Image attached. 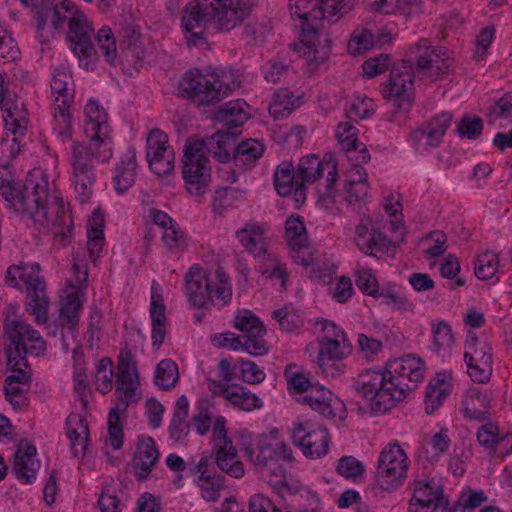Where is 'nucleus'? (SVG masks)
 <instances>
[{"mask_svg":"<svg viewBox=\"0 0 512 512\" xmlns=\"http://www.w3.org/2000/svg\"><path fill=\"white\" fill-rule=\"evenodd\" d=\"M337 472L345 478H356L363 474L364 465L353 456H344L338 461Z\"/></svg>","mask_w":512,"mask_h":512,"instance_id":"62","label":"nucleus"},{"mask_svg":"<svg viewBox=\"0 0 512 512\" xmlns=\"http://www.w3.org/2000/svg\"><path fill=\"white\" fill-rule=\"evenodd\" d=\"M355 245L366 255L377 256L378 253H388L394 247L390 240L379 227H375L369 216H363L355 227Z\"/></svg>","mask_w":512,"mask_h":512,"instance_id":"20","label":"nucleus"},{"mask_svg":"<svg viewBox=\"0 0 512 512\" xmlns=\"http://www.w3.org/2000/svg\"><path fill=\"white\" fill-rule=\"evenodd\" d=\"M18 267L19 279L28 291L26 310L35 317L37 324H46L49 299L46 295L45 282L39 276L40 266L38 263H21Z\"/></svg>","mask_w":512,"mask_h":512,"instance_id":"14","label":"nucleus"},{"mask_svg":"<svg viewBox=\"0 0 512 512\" xmlns=\"http://www.w3.org/2000/svg\"><path fill=\"white\" fill-rule=\"evenodd\" d=\"M377 297L382 298L386 305L392 306L395 309L404 311L412 309L411 302L395 285L383 288L379 291Z\"/></svg>","mask_w":512,"mask_h":512,"instance_id":"52","label":"nucleus"},{"mask_svg":"<svg viewBox=\"0 0 512 512\" xmlns=\"http://www.w3.org/2000/svg\"><path fill=\"white\" fill-rule=\"evenodd\" d=\"M50 87L55 96L54 129L63 140H69L72 138L70 105L75 95L71 73L65 68L55 69Z\"/></svg>","mask_w":512,"mask_h":512,"instance_id":"10","label":"nucleus"},{"mask_svg":"<svg viewBox=\"0 0 512 512\" xmlns=\"http://www.w3.org/2000/svg\"><path fill=\"white\" fill-rule=\"evenodd\" d=\"M212 453L216 466L233 478H241L244 475V466L237 456V451L232 442L213 448Z\"/></svg>","mask_w":512,"mask_h":512,"instance_id":"31","label":"nucleus"},{"mask_svg":"<svg viewBox=\"0 0 512 512\" xmlns=\"http://www.w3.org/2000/svg\"><path fill=\"white\" fill-rule=\"evenodd\" d=\"M413 78L410 61H403L392 69L390 81L384 90V95L389 98V121L400 124L405 120L412 104L409 92L413 88Z\"/></svg>","mask_w":512,"mask_h":512,"instance_id":"9","label":"nucleus"},{"mask_svg":"<svg viewBox=\"0 0 512 512\" xmlns=\"http://www.w3.org/2000/svg\"><path fill=\"white\" fill-rule=\"evenodd\" d=\"M303 34L307 40L296 44L295 50L303 55L308 69L313 72L327 60L330 54L331 40L327 37L322 39L319 31L316 34Z\"/></svg>","mask_w":512,"mask_h":512,"instance_id":"24","label":"nucleus"},{"mask_svg":"<svg viewBox=\"0 0 512 512\" xmlns=\"http://www.w3.org/2000/svg\"><path fill=\"white\" fill-rule=\"evenodd\" d=\"M329 164L323 163L318 156L309 155L302 158L296 170V200L304 197V187L306 184L315 182L324 172Z\"/></svg>","mask_w":512,"mask_h":512,"instance_id":"28","label":"nucleus"},{"mask_svg":"<svg viewBox=\"0 0 512 512\" xmlns=\"http://www.w3.org/2000/svg\"><path fill=\"white\" fill-rule=\"evenodd\" d=\"M8 366L11 370V375L7 376L5 382H13L20 384H30L31 377L28 369V362L25 356H20L17 359H14L12 363L8 361Z\"/></svg>","mask_w":512,"mask_h":512,"instance_id":"57","label":"nucleus"},{"mask_svg":"<svg viewBox=\"0 0 512 512\" xmlns=\"http://www.w3.org/2000/svg\"><path fill=\"white\" fill-rule=\"evenodd\" d=\"M290 13L302 20L303 33L316 34L318 22H337L354 7V0H290Z\"/></svg>","mask_w":512,"mask_h":512,"instance_id":"7","label":"nucleus"},{"mask_svg":"<svg viewBox=\"0 0 512 512\" xmlns=\"http://www.w3.org/2000/svg\"><path fill=\"white\" fill-rule=\"evenodd\" d=\"M425 443L428 447L431 448L432 457L446 453L449 450L451 444L449 430L447 428H442Z\"/></svg>","mask_w":512,"mask_h":512,"instance_id":"63","label":"nucleus"},{"mask_svg":"<svg viewBox=\"0 0 512 512\" xmlns=\"http://www.w3.org/2000/svg\"><path fill=\"white\" fill-rule=\"evenodd\" d=\"M301 104L300 97L289 89H280L269 105V113L275 119L285 118Z\"/></svg>","mask_w":512,"mask_h":512,"instance_id":"41","label":"nucleus"},{"mask_svg":"<svg viewBox=\"0 0 512 512\" xmlns=\"http://www.w3.org/2000/svg\"><path fill=\"white\" fill-rule=\"evenodd\" d=\"M82 308L79 292L72 291L61 301L60 321L62 326L73 328L78 325Z\"/></svg>","mask_w":512,"mask_h":512,"instance_id":"46","label":"nucleus"},{"mask_svg":"<svg viewBox=\"0 0 512 512\" xmlns=\"http://www.w3.org/2000/svg\"><path fill=\"white\" fill-rule=\"evenodd\" d=\"M348 353L347 339L321 340L318 360H342Z\"/></svg>","mask_w":512,"mask_h":512,"instance_id":"49","label":"nucleus"},{"mask_svg":"<svg viewBox=\"0 0 512 512\" xmlns=\"http://www.w3.org/2000/svg\"><path fill=\"white\" fill-rule=\"evenodd\" d=\"M297 512H317L320 509V498L316 492L303 488L294 501Z\"/></svg>","mask_w":512,"mask_h":512,"instance_id":"61","label":"nucleus"},{"mask_svg":"<svg viewBox=\"0 0 512 512\" xmlns=\"http://www.w3.org/2000/svg\"><path fill=\"white\" fill-rule=\"evenodd\" d=\"M356 128L351 121L342 122L336 129V137L345 145L349 153H358L354 158L362 163H367L370 160V154L366 146L361 143L356 136Z\"/></svg>","mask_w":512,"mask_h":512,"instance_id":"34","label":"nucleus"},{"mask_svg":"<svg viewBox=\"0 0 512 512\" xmlns=\"http://www.w3.org/2000/svg\"><path fill=\"white\" fill-rule=\"evenodd\" d=\"M4 335L9 341L7 360L10 363L20 356H40L46 351V343L39 332L15 314L6 316Z\"/></svg>","mask_w":512,"mask_h":512,"instance_id":"8","label":"nucleus"},{"mask_svg":"<svg viewBox=\"0 0 512 512\" xmlns=\"http://www.w3.org/2000/svg\"><path fill=\"white\" fill-rule=\"evenodd\" d=\"M90 228L87 231L88 243L87 249L90 260L95 263L103 250L104 245V217L102 213L96 211L89 219Z\"/></svg>","mask_w":512,"mask_h":512,"instance_id":"39","label":"nucleus"},{"mask_svg":"<svg viewBox=\"0 0 512 512\" xmlns=\"http://www.w3.org/2000/svg\"><path fill=\"white\" fill-rule=\"evenodd\" d=\"M96 40L100 50L103 52L106 58V61L110 64H114L117 49L116 41L111 28L102 27L99 29Z\"/></svg>","mask_w":512,"mask_h":512,"instance_id":"54","label":"nucleus"},{"mask_svg":"<svg viewBox=\"0 0 512 512\" xmlns=\"http://www.w3.org/2000/svg\"><path fill=\"white\" fill-rule=\"evenodd\" d=\"M285 236L290 249H301L309 246V238L303 219L290 216L285 223Z\"/></svg>","mask_w":512,"mask_h":512,"instance_id":"44","label":"nucleus"},{"mask_svg":"<svg viewBox=\"0 0 512 512\" xmlns=\"http://www.w3.org/2000/svg\"><path fill=\"white\" fill-rule=\"evenodd\" d=\"M112 365V360L108 357H104L98 362L95 375V386L96 389L102 394H107L113 388Z\"/></svg>","mask_w":512,"mask_h":512,"instance_id":"51","label":"nucleus"},{"mask_svg":"<svg viewBox=\"0 0 512 512\" xmlns=\"http://www.w3.org/2000/svg\"><path fill=\"white\" fill-rule=\"evenodd\" d=\"M498 267L499 260L497 254L486 251L477 257L474 273L480 280H489L496 274Z\"/></svg>","mask_w":512,"mask_h":512,"instance_id":"50","label":"nucleus"},{"mask_svg":"<svg viewBox=\"0 0 512 512\" xmlns=\"http://www.w3.org/2000/svg\"><path fill=\"white\" fill-rule=\"evenodd\" d=\"M36 447L27 440H21L14 454L13 470L16 478L26 484H31L36 479V473L40 467L35 458Z\"/></svg>","mask_w":512,"mask_h":512,"instance_id":"25","label":"nucleus"},{"mask_svg":"<svg viewBox=\"0 0 512 512\" xmlns=\"http://www.w3.org/2000/svg\"><path fill=\"white\" fill-rule=\"evenodd\" d=\"M477 441L490 456H495L497 454V447L503 443L511 444L512 448V436H500L499 427L493 422H487L478 429Z\"/></svg>","mask_w":512,"mask_h":512,"instance_id":"37","label":"nucleus"},{"mask_svg":"<svg viewBox=\"0 0 512 512\" xmlns=\"http://www.w3.org/2000/svg\"><path fill=\"white\" fill-rule=\"evenodd\" d=\"M288 385L299 393L306 392L311 382L303 373L296 371V365L289 364L284 371Z\"/></svg>","mask_w":512,"mask_h":512,"instance_id":"64","label":"nucleus"},{"mask_svg":"<svg viewBox=\"0 0 512 512\" xmlns=\"http://www.w3.org/2000/svg\"><path fill=\"white\" fill-rule=\"evenodd\" d=\"M30 384H20L10 381L5 382V398L9 401L14 408L21 409L27 405L28 398L27 393L29 391Z\"/></svg>","mask_w":512,"mask_h":512,"instance_id":"53","label":"nucleus"},{"mask_svg":"<svg viewBox=\"0 0 512 512\" xmlns=\"http://www.w3.org/2000/svg\"><path fill=\"white\" fill-rule=\"evenodd\" d=\"M374 44L373 35L368 30L354 32L348 42V52L354 56L369 50Z\"/></svg>","mask_w":512,"mask_h":512,"instance_id":"59","label":"nucleus"},{"mask_svg":"<svg viewBox=\"0 0 512 512\" xmlns=\"http://www.w3.org/2000/svg\"><path fill=\"white\" fill-rule=\"evenodd\" d=\"M368 190L367 172L360 165H354L349 172L347 201L350 204L364 202Z\"/></svg>","mask_w":512,"mask_h":512,"instance_id":"38","label":"nucleus"},{"mask_svg":"<svg viewBox=\"0 0 512 512\" xmlns=\"http://www.w3.org/2000/svg\"><path fill=\"white\" fill-rule=\"evenodd\" d=\"M246 106V102L241 99L229 101L218 109L217 118L226 126L239 127L249 117Z\"/></svg>","mask_w":512,"mask_h":512,"instance_id":"40","label":"nucleus"},{"mask_svg":"<svg viewBox=\"0 0 512 512\" xmlns=\"http://www.w3.org/2000/svg\"><path fill=\"white\" fill-rule=\"evenodd\" d=\"M137 161L136 151L130 147L116 165L113 182L118 193H124L135 182Z\"/></svg>","mask_w":512,"mask_h":512,"instance_id":"30","label":"nucleus"},{"mask_svg":"<svg viewBox=\"0 0 512 512\" xmlns=\"http://www.w3.org/2000/svg\"><path fill=\"white\" fill-rule=\"evenodd\" d=\"M89 435L86 421L79 416H69L67 419V436L71 440L74 456L84 452Z\"/></svg>","mask_w":512,"mask_h":512,"instance_id":"43","label":"nucleus"},{"mask_svg":"<svg viewBox=\"0 0 512 512\" xmlns=\"http://www.w3.org/2000/svg\"><path fill=\"white\" fill-rule=\"evenodd\" d=\"M146 159L159 177L169 176L174 171V151L168 144V136L159 129H152L147 136Z\"/></svg>","mask_w":512,"mask_h":512,"instance_id":"17","label":"nucleus"},{"mask_svg":"<svg viewBox=\"0 0 512 512\" xmlns=\"http://www.w3.org/2000/svg\"><path fill=\"white\" fill-rule=\"evenodd\" d=\"M158 457L159 452L154 440L148 436H140L132 461L133 468L136 470L135 476L139 481L149 476L158 461Z\"/></svg>","mask_w":512,"mask_h":512,"instance_id":"26","label":"nucleus"},{"mask_svg":"<svg viewBox=\"0 0 512 512\" xmlns=\"http://www.w3.org/2000/svg\"><path fill=\"white\" fill-rule=\"evenodd\" d=\"M390 385L386 369H369L359 374L353 387L368 402L371 410L386 412L397 403Z\"/></svg>","mask_w":512,"mask_h":512,"instance_id":"11","label":"nucleus"},{"mask_svg":"<svg viewBox=\"0 0 512 512\" xmlns=\"http://www.w3.org/2000/svg\"><path fill=\"white\" fill-rule=\"evenodd\" d=\"M211 0H195L186 5L182 17V26L190 34L186 37L188 46H197L205 43L204 30L214 23V13Z\"/></svg>","mask_w":512,"mask_h":512,"instance_id":"16","label":"nucleus"},{"mask_svg":"<svg viewBox=\"0 0 512 512\" xmlns=\"http://www.w3.org/2000/svg\"><path fill=\"white\" fill-rule=\"evenodd\" d=\"M464 359L470 363H492V348L485 340L470 332L465 342Z\"/></svg>","mask_w":512,"mask_h":512,"instance_id":"42","label":"nucleus"},{"mask_svg":"<svg viewBox=\"0 0 512 512\" xmlns=\"http://www.w3.org/2000/svg\"><path fill=\"white\" fill-rule=\"evenodd\" d=\"M274 186L277 193L286 197L296 189V173L291 162L284 161L279 164L274 173Z\"/></svg>","mask_w":512,"mask_h":512,"instance_id":"45","label":"nucleus"},{"mask_svg":"<svg viewBox=\"0 0 512 512\" xmlns=\"http://www.w3.org/2000/svg\"><path fill=\"white\" fill-rule=\"evenodd\" d=\"M2 197L6 207L22 217L31 218L41 228L51 230L64 240L72 232V217L63 199L41 170L30 172L24 185L7 182Z\"/></svg>","mask_w":512,"mask_h":512,"instance_id":"1","label":"nucleus"},{"mask_svg":"<svg viewBox=\"0 0 512 512\" xmlns=\"http://www.w3.org/2000/svg\"><path fill=\"white\" fill-rule=\"evenodd\" d=\"M450 112H443L433 118L421 127L411 133V139L417 149H427L428 147H437L449 128L452 121Z\"/></svg>","mask_w":512,"mask_h":512,"instance_id":"22","label":"nucleus"},{"mask_svg":"<svg viewBox=\"0 0 512 512\" xmlns=\"http://www.w3.org/2000/svg\"><path fill=\"white\" fill-rule=\"evenodd\" d=\"M409 467L408 456L404 449L397 443H389L380 452L376 479L383 490H395L399 488L407 478Z\"/></svg>","mask_w":512,"mask_h":512,"instance_id":"12","label":"nucleus"},{"mask_svg":"<svg viewBox=\"0 0 512 512\" xmlns=\"http://www.w3.org/2000/svg\"><path fill=\"white\" fill-rule=\"evenodd\" d=\"M244 192L233 187L218 189L213 199V207L217 211H224L232 207L234 202L242 196Z\"/></svg>","mask_w":512,"mask_h":512,"instance_id":"58","label":"nucleus"},{"mask_svg":"<svg viewBox=\"0 0 512 512\" xmlns=\"http://www.w3.org/2000/svg\"><path fill=\"white\" fill-rule=\"evenodd\" d=\"M229 76L216 73L202 74L198 70L186 72L179 83V94L182 98L191 100L197 106H209L220 102L228 92L235 89L226 81Z\"/></svg>","mask_w":512,"mask_h":512,"instance_id":"6","label":"nucleus"},{"mask_svg":"<svg viewBox=\"0 0 512 512\" xmlns=\"http://www.w3.org/2000/svg\"><path fill=\"white\" fill-rule=\"evenodd\" d=\"M155 384L164 391L174 388L179 380L176 363L170 359L161 360L155 371Z\"/></svg>","mask_w":512,"mask_h":512,"instance_id":"48","label":"nucleus"},{"mask_svg":"<svg viewBox=\"0 0 512 512\" xmlns=\"http://www.w3.org/2000/svg\"><path fill=\"white\" fill-rule=\"evenodd\" d=\"M483 130V121L480 117L464 115L457 126V132L461 137L476 139Z\"/></svg>","mask_w":512,"mask_h":512,"instance_id":"55","label":"nucleus"},{"mask_svg":"<svg viewBox=\"0 0 512 512\" xmlns=\"http://www.w3.org/2000/svg\"><path fill=\"white\" fill-rule=\"evenodd\" d=\"M233 145V137L228 134H213L187 140L182 175L189 194L199 197L206 193L211 178L208 156L213 155L220 162L230 160Z\"/></svg>","mask_w":512,"mask_h":512,"instance_id":"4","label":"nucleus"},{"mask_svg":"<svg viewBox=\"0 0 512 512\" xmlns=\"http://www.w3.org/2000/svg\"><path fill=\"white\" fill-rule=\"evenodd\" d=\"M264 233L265 229L261 225L247 223L236 232V236L249 253L255 257H261L267 253V242Z\"/></svg>","mask_w":512,"mask_h":512,"instance_id":"32","label":"nucleus"},{"mask_svg":"<svg viewBox=\"0 0 512 512\" xmlns=\"http://www.w3.org/2000/svg\"><path fill=\"white\" fill-rule=\"evenodd\" d=\"M150 316L152 319L153 346L160 347L166 334L165 304L155 281L151 287Z\"/></svg>","mask_w":512,"mask_h":512,"instance_id":"29","label":"nucleus"},{"mask_svg":"<svg viewBox=\"0 0 512 512\" xmlns=\"http://www.w3.org/2000/svg\"><path fill=\"white\" fill-rule=\"evenodd\" d=\"M413 53L416 71L431 81H439L453 70V60L445 56L442 48L429 46L425 39L415 45Z\"/></svg>","mask_w":512,"mask_h":512,"instance_id":"15","label":"nucleus"},{"mask_svg":"<svg viewBox=\"0 0 512 512\" xmlns=\"http://www.w3.org/2000/svg\"><path fill=\"white\" fill-rule=\"evenodd\" d=\"M433 345L436 351L450 347L453 343V334L450 325L445 321L432 323Z\"/></svg>","mask_w":512,"mask_h":512,"instance_id":"56","label":"nucleus"},{"mask_svg":"<svg viewBox=\"0 0 512 512\" xmlns=\"http://www.w3.org/2000/svg\"><path fill=\"white\" fill-rule=\"evenodd\" d=\"M216 134H228L233 137V149L231 155L235 163L244 166L254 164L263 154L264 146L256 139H248L240 144H236V135L231 132L219 131Z\"/></svg>","mask_w":512,"mask_h":512,"instance_id":"33","label":"nucleus"},{"mask_svg":"<svg viewBox=\"0 0 512 512\" xmlns=\"http://www.w3.org/2000/svg\"><path fill=\"white\" fill-rule=\"evenodd\" d=\"M5 102H7V104L3 103V106H1L0 109L5 112L3 119L7 129L14 135H22L26 131L28 125V113L24 108L23 103L12 101L10 97L5 98Z\"/></svg>","mask_w":512,"mask_h":512,"instance_id":"35","label":"nucleus"},{"mask_svg":"<svg viewBox=\"0 0 512 512\" xmlns=\"http://www.w3.org/2000/svg\"><path fill=\"white\" fill-rule=\"evenodd\" d=\"M462 412L470 421L485 422L490 418V399L479 388L467 389L462 400Z\"/></svg>","mask_w":512,"mask_h":512,"instance_id":"27","label":"nucleus"},{"mask_svg":"<svg viewBox=\"0 0 512 512\" xmlns=\"http://www.w3.org/2000/svg\"><path fill=\"white\" fill-rule=\"evenodd\" d=\"M138 373L136 363L129 350H121L116 375V389L137 388Z\"/></svg>","mask_w":512,"mask_h":512,"instance_id":"36","label":"nucleus"},{"mask_svg":"<svg viewBox=\"0 0 512 512\" xmlns=\"http://www.w3.org/2000/svg\"><path fill=\"white\" fill-rule=\"evenodd\" d=\"M19 48L15 40L0 28V62H12L18 58Z\"/></svg>","mask_w":512,"mask_h":512,"instance_id":"60","label":"nucleus"},{"mask_svg":"<svg viewBox=\"0 0 512 512\" xmlns=\"http://www.w3.org/2000/svg\"><path fill=\"white\" fill-rule=\"evenodd\" d=\"M234 326L242 332L244 351L253 356L265 355L268 346L264 340L266 329L263 323L249 310L239 311L235 317Z\"/></svg>","mask_w":512,"mask_h":512,"instance_id":"18","label":"nucleus"},{"mask_svg":"<svg viewBox=\"0 0 512 512\" xmlns=\"http://www.w3.org/2000/svg\"><path fill=\"white\" fill-rule=\"evenodd\" d=\"M185 294L195 308H203L213 301L224 306L232 299V284L223 267L218 266L214 272H206L198 265H193L185 276Z\"/></svg>","mask_w":512,"mask_h":512,"instance_id":"5","label":"nucleus"},{"mask_svg":"<svg viewBox=\"0 0 512 512\" xmlns=\"http://www.w3.org/2000/svg\"><path fill=\"white\" fill-rule=\"evenodd\" d=\"M302 402L328 420L336 422L346 417L347 411L343 401L324 388L312 389L303 397Z\"/></svg>","mask_w":512,"mask_h":512,"instance_id":"21","label":"nucleus"},{"mask_svg":"<svg viewBox=\"0 0 512 512\" xmlns=\"http://www.w3.org/2000/svg\"><path fill=\"white\" fill-rule=\"evenodd\" d=\"M226 400L234 407L244 411L259 409L263 406L260 398L243 386L231 387L229 393L226 395Z\"/></svg>","mask_w":512,"mask_h":512,"instance_id":"47","label":"nucleus"},{"mask_svg":"<svg viewBox=\"0 0 512 512\" xmlns=\"http://www.w3.org/2000/svg\"><path fill=\"white\" fill-rule=\"evenodd\" d=\"M386 372L393 397L399 402L406 397L408 391L413 390L417 383L422 381L425 366L419 357L406 355L388 362Z\"/></svg>","mask_w":512,"mask_h":512,"instance_id":"13","label":"nucleus"},{"mask_svg":"<svg viewBox=\"0 0 512 512\" xmlns=\"http://www.w3.org/2000/svg\"><path fill=\"white\" fill-rule=\"evenodd\" d=\"M329 433L324 427H314L308 423L297 424L292 433V440L306 457L318 459L326 455L329 449Z\"/></svg>","mask_w":512,"mask_h":512,"instance_id":"19","label":"nucleus"},{"mask_svg":"<svg viewBox=\"0 0 512 512\" xmlns=\"http://www.w3.org/2000/svg\"><path fill=\"white\" fill-rule=\"evenodd\" d=\"M448 500L443 490L433 481L417 480L414 483V494L409 501V512H423L424 509H446Z\"/></svg>","mask_w":512,"mask_h":512,"instance_id":"23","label":"nucleus"},{"mask_svg":"<svg viewBox=\"0 0 512 512\" xmlns=\"http://www.w3.org/2000/svg\"><path fill=\"white\" fill-rule=\"evenodd\" d=\"M84 112V133L90 142L88 145L75 143L70 158L72 183L82 203L87 202L93 194L95 163L108 161L112 157V138L106 111L96 101L90 100Z\"/></svg>","mask_w":512,"mask_h":512,"instance_id":"2","label":"nucleus"},{"mask_svg":"<svg viewBox=\"0 0 512 512\" xmlns=\"http://www.w3.org/2000/svg\"><path fill=\"white\" fill-rule=\"evenodd\" d=\"M37 28L40 37L48 39L54 31L68 25L67 40L74 55L86 70H93L97 60V52L92 43L93 29L86 18L79 14L75 6L68 0H46L36 12Z\"/></svg>","mask_w":512,"mask_h":512,"instance_id":"3","label":"nucleus"}]
</instances>
